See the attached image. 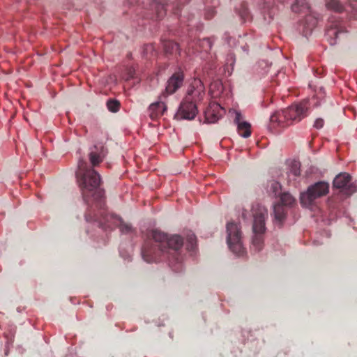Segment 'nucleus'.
I'll list each match as a JSON object with an SVG mask.
<instances>
[{
    "instance_id": "obj_27",
    "label": "nucleus",
    "mask_w": 357,
    "mask_h": 357,
    "mask_svg": "<svg viewBox=\"0 0 357 357\" xmlns=\"http://www.w3.org/2000/svg\"><path fill=\"white\" fill-rule=\"evenodd\" d=\"M108 109L112 112H116L120 108V103L116 100H109L107 102Z\"/></svg>"
},
{
    "instance_id": "obj_7",
    "label": "nucleus",
    "mask_w": 357,
    "mask_h": 357,
    "mask_svg": "<svg viewBox=\"0 0 357 357\" xmlns=\"http://www.w3.org/2000/svg\"><path fill=\"white\" fill-rule=\"evenodd\" d=\"M101 215L102 216V219H99L96 216L91 218L89 215H86V219L88 221H98L100 226L102 227H110L111 225L109 222L110 220H112L115 225L119 227L121 231L125 234H128L132 230V226L130 224L125 222L119 216L113 214H102Z\"/></svg>"
},
{
    "instance_id": "obj_6",
    "label": "nucleus",
    "mask_w": 357,
    "mask_h": 357,
    "mask_svg": "<svg viewBox=\"0 0 357 357\" xmlns=\"http://www.w3.org/2000/svg\"><path fill=\"white\" fill-rule=\"evenodd\" d=\"M296 203L294 197L288 192L280 194V202L273 206L275 221L281 225L286 218L287 206H291Z\"/></svg>"
},
{
    "instance_id": "obj_3",
    "label": "nucleus",
    "mask_w": 357,
    "mask_h": 357,
    "mask_svg": "<svg viewBox=\"0 0 357 357\" xmlns=\"http://www.w3.org/2000/svg\"><path fill=\"white\" fill-rule=\"evenodd\" d=\"M254 222L252 230L254 236L252 241V248L259 252L263 248V234L266 231L265 220L268 217V211L264 206L257 205L253 208Z\"/></svg>"
},
{
    "instance_id": "obj_25",
    "label": "nucleus",
    "mask_w": 357,
    "mask_h": 357,
    "mask_svg": "<svg viewBox=\"0 0 357 357\" xmlns=\"http://www.w3.org/2000/svg\"><path fill=\"white\" fill-rule=\"evenodd\" d=\"M269 187V192L272 193L274 196H277L278 195H280L281 191V185L279 182L272 181L270 183Z\"/></svg>"
},
{
    "instance_id": "obj_18",
    "label": "nucleus",
    "mask_w": 357,
    "mask_h": 357,
    "mask_svg": "<svg viewBox=\"0 0 357 357\" xmlns=\"http://www.w3.org/2000/svg\"><path fill=\"white\" fill-rule=\"evenodd\" d=\"M317 24V18L311 13L307 14L300 23V30L307 37L310 35Z\"/></svg>"
},
{
    "instance_id": "obj_32",
    "label": "nucleus",
    "mask_w": 357,
    "mask_h": 357,
    "mask_svg": "<svg viewBox=\"0 0 357 357\" xmlns=\"http://www.w3.org/2000/svg\"><path fill=\"white\" fill-rule=\"evenodd\" d=\"M324 125V119L319 118L315 120L314 127L316 128L317 129H321V128H323Z\"/></svg>"
},
{
    "instance_id": "obj_8",
    "label": "nucleus",
    "mask_w": 357,
    "mask_h": 357,
    "mask_svg": "<svg viewBox=\"0 0 357 357\" xmlns=\"http://www.w3.org/2000/svg\"><path fill=\"white\" fill-rule=\"evenodd\" d=\"M333 188L346 195H351L357 191V184L351 181V176L346 172L340 173L333 180Z\"/></svg>"
},
{
    "instance_id": "obj_23",
    "label": "nucleus",
    "mask_w": 357,
    "mask_h": 357,
    "mask_svg": "<svg viewBox=\"0 0 357 357\" xmlns=\"http://www.w3.org/2000/svg\"><path fill=\"white\" fill-rule=\"evenodd\" d=\"M163 49L166 54H174L179 52V45L173 40H163Z\"/></svg>"
},
{
    "instance_id": "obj_9",
    "label": "nucleus",
    "mask_w": 357,
    "mask_h": 357,
    "mask_svg": "<svg viewBox=\"0 0 357 357\" xmlns=\"http://www.w3.org/2000/svg\"><path fill=\"white\" fill-rule=\"evenodd\" d=\"M291 125H292V123L289 119L284 109L276 112L271 116L268 128L273 132L278 133Z\"/></svg>"
},
{
    "instance_id": "obj_19",
    "label": "nucleus",
    "mask_w": 357,
    "mask_h": 357,
    "mask_svg": "<svg viewBox=\"0 0 357 357\" xmlns=\"http://www.w3.org/2000/svg\"><path fill=\"white\" fill-rule=\"evenodd\" d=\"M167 109L165 102L159 101L151 104L149 107V115L152 120H156L162 116Z\"/></svg>"
},
{
    "instance_id": "obj_11",
    "label": "nucleus",
    "mask_w": 357,
    "mask_h": 357,
    "mask_svg": "<svg viewBox=\"0 0 357 357\" xmlns=\"http://www.w3.org/2000/svg\"><path fill=\"white\" fill-rule=\"evenodd\" d=\"M197 112V105L193 101L187 100V98H184L176 115L183 119L192 120L196 116Z\"/></svg>"
},
{
    "instance_id": "obj_29",
    "label": "nucleus",
    "mask_w": 357,
    "mask_h": 357,
    "mask_svg": "<svg viewBox=\"0 0 357 357\" xmlns=\"http://www.w3.org/2000/svg\"><path fill=\"white\" fill-rule=\"evenodd\" d=\"M290 174L293 175L294 177H296L300 175V165L299 164L295 162L292 165L290 169Z\"/></svg>"
},
{
    "instance_id": "obj_5",
    "label": "nucleus",
    "mask_w": 357,
    "mask_h": 357,
    "mask_svg": "<svg viewBox=\"0 0 357 357\" xmlns=\"http://www.w3.org/2000/svg\"><path fill=\"white\" fill-rule=\"evenodd\" d=\"M329 185L327 183L320 181L310 186L305 192L301 195V203L309 206L317 198L326 195L328 192Z\"/></svg>"
},
{
    "instance_id": "obj_4",
    "label": "nucleus",
    "mask_w": 357,
    "mask_h": 357,
    "mask_svg": "<svg viewBox=\"0 0 357 357\" xmlns=\"http://www.w3.org/2000/svg\"><path fill=\"white\" fill-rule=\"evenodd\" d=\"M227 242L231 251L237 255H242L244 253V248L239 225L234 222L227 223Z\"/></svg>"
},
{
    "instance_id": "obj_21",
    "label": "nucleus",
    "mask_w": 357,
    "mask_h": 357,
    "mask_svg": "<svg viewBox=\"0 0 357 357\" xmlns=\"http://www.w3.org/2000/svg\"><path fill=\"white\" fill-rule=\"evenodd\" d=\"M241 114L237 113L235 121L238 124V130L239 134L243 137H248L250 135V125L247 122H240Z\"/></svg>"
},
{
    "instance_id": "obj_34",
    "label": "nucleus",
    "mask_w": 357,
    "mask_h": 357,
    "mask_svg": "<svg viewBox=\"0 0 357 357\" xmlns=\"http://www.w3.org/2000/svg\"><path fill=\"white\" fill-rule=\"evenodd\" d=\"M248 15V12L247 10V9H245V8H244L243 11L242 13H241V15L243 18L247 17Z\"/></svg>"
},
{
    "instance_id": "obj_24",
    "label": "nucleus",
    "mask_w": 357,
    "mask_h": 357,
    "mask_svg": "<svg viewBox=\"0 0 357 357\" xmlns=\"http://www.w3.org/2000/svg\"><path fill=\"white\" fill-rule=\"evenodd\" d=\"M326 6L328 9H331L337 13H341L344 10L343 6L339 0H328L326 1Z\"/></svg>"
},
{
    "instance_id": "obj_12",
    "label": "nucleus",
    "mask_w": 357,
    "mask_h": 357,
    "mask_svg": "<svg viewBox=\"0 0 357 357\" xmlns=\"http://www.w3.org/2000/svg\"><path fill=\"white\" fill-rule=\"evenodd\" d=\"M205 95L204 86L202 81L195 79L190 85L187 95L185 98L188 100L193 101L196 104L197 102L201 101Z\"/></svg>"
},
{
    "instance_id": "obj_20",
    "label": "nucleus",
    "mask_w": 357,
    "mask_h": 357,
    "mask_svg": "<svg viewBox=\"0 0 357 357\" xmlns=\"http://www.w3.org/2000/svg\"><path fill=\"white\" fill-rule=\"evenodd\" d=\"M151 8L155 12V20H161L166 14V5L158 1H153L151 3Z\"/></svg>"
},
{
    "instance_id": "obj_33",
    "label": "nucleus",
    "mask_w": 357,
    "mask_h": 357,
    "mask_svg": "<svg viewBox=\"0 0 357 357\" xmlns=\"http://www.w3.org/2000/svg\"><path fill=\"white\" fill-rule=\"evenodd\" d=\"M352 10L354 12V17H357V1L350 4Z\"/></svg>"
},
{
    "instance_id": "obj_28",
    "label": "nucleus",
    "mask_w": 357,
    "mask_h": 357,
    "mask_svg": "<svg viewBox=\"0 0 357 357\" xmlns=\"http://www.w3.org/2000/svg\"><path fill=\"white\" fill-rule=\"evenodd\" d=\"M187 249L193 250L196 247V236L194 234H190L187 237Z\"/></svg>"
},
{
    "instance_id": "obj_15",
    "label": "nucleus",
    "mask_w": 357,
    "mask_h": 357,
    "mask_svg": "<svg viewBox=\"0 0 357 357\" xmlns=\"http://www.w3.org/2000/svg\"><path fill=\"white\" fill-rule=\"evenodd\" d=\"M211 41L210 38H204L202 40L197 41L195 39H190L186 43V52L188 54H194L199 51L211 50Z\"/></svg>"
},
{
    "instance_id": "obj_22",
    "label": "nucleus",
    "mask_w": 357,
    "mask_h": 357,
    "mask_svg": "<svg viewBox=\"0 0 357 357\" xmlns=\"http://www.w3.org/2000/svg\"><path fill=\"white\" fill-rule=\"evenodd\" d=\"M292 11L298 13L306 14L310 11V6L306 0H296L295 3L291 6Z\"/></svg>"
},
{
    "instance_id": "obj_13",
    "label": "nucleus",
    "mask_w": 357,
    "mask_h": 357,
    "mask_svg": "<svg viewBox=\"0 0 357 357\" xmlns=\"http://www.w3.org/2000/svg\"><path fill=\"white\" fill-rule=\"evenodd\" d=\"M184 81V75L181 71L174 73L168 79L167 84L162 96H167L175 93L183 86Z\"/></svg>"
},
{
    "instance_id": "obj_2",
    "label": "nucleus",
    "mask_w": 357,
    "mask_h": 357,
    "mask_svg": "<svg viewBox=\"0 0 357 357\" xmlns=\"http://www.w3.org/2000/svg\"><path fill=\"white\" fill-rule=\"evenodd\" d=\"M76 177L84 202L88 205L94 203L98 208H102L105 205V191L100 188V174L81 160L78 162Z\"/></svg>"
},
{
    "instance_id": "obj_1",
    "label": "nucleus",
    "mask_w": 357,
    "mask_h": 357,
    "mask_svg": "<svg viewBox=\"0 0 357 357\" xmlns=\"http://www.w3.org/2000/svg\"><path fill=\"white\" fill-rule=\"evenodd\" d=\"M142 250L143 259L148 263L167 259L170 264H180L183 259V239L179 235L168 236L154 229L149 234Z\"/></svg>"
},
{
    "instance_id": "obj_17",
    "label": "nucleus",
    "mask_w": 357,
    "mask_h": 357,
    "mask_svg": "<svg viewBox=\"0 0 357 357\" xmlns=\"http://www.w3.org/2000/svg\"><path fill=\"white\" fill-rule=\"evenodd\" d=\"M344 27L339 22H333L327 29L326 35L331 45L336 44L340 36L346 33Z\"/></svg>"
},
{
    "instance_id": "obj_26",
    "label": "nucleus",
    "mask_w": 357,
    "mask_h": 357,
    "mask_svg": "<svg viewBox=\"0 0 357 357\" xmlns=\"http://www.w3.org/2000/svg\"><path fill=\"white\" fill-rule=\"evenodd\" d=\"M189 1L190 0H175L174 3L171 6L174 13L176 15H179L181 9V7L188 3Z\"/></svg>"
},
{
    "instance_id": "obj_14",
    "label": "nucleus",
    "mask_w": 357,
    "mask_h": 357,
    "mask_svg": "<svg viewBox=\"0 0 357 357\" xmlns=\"http://www.w3.org/2000/svg\"><path fill=\"white\" fill-rule=\"evenodd\" d=\"M224 113L223 108L218 103L212 102L204 112L205 121L208 123H215Z\"/></svg>"
},
{
    "instance_id": "obj_16",
    "label": "nucleus",
    "mask_w": 357,
    "mask_h": 357,
    "mask_svg": "<svg viewBox=\"0 0 357 357\" xmlns=\"http://www.w3.org/2000/svg\"><path fill=\"white\" fill-rule=\"evenodd\" d=\"M107 154V150L102 144H95L90 149L89 160L93 166L100 164Z\"/></svg>"
},
{
    "instance_id": "obj_30",
    "label": "nucleus",
    "mask_w": 357,
    "mask_h": 357,
    "mask_svg": "<svg viewBox=\"0 0 357 357\" xmlns=\"http://www.w3.org/2000/svg\"><path fill=\"white\" fill-rule=\"evenodd\" d=\"M215 14V10L213 8H207L206 9V12H205V18L207 20H210L212 17H213Z\"/></svg>"
},
{
    "instance_id": "obj_10",
    "label": "nucleus",
    "mask_w": 357,
    "mask_h": 357,
    "mask_svg": "<svg viewBox=\"0 0 357 357\" xmlns=\"http://www.w3.org/2000/svg\"><path fill=\"white\" fill-rule=\"evenodd\" d=\"M308 109L307 102H302L299 104L292 105L285 109L289 119L292 124L299 122L307 115Z\"/></svg>"
},
{
    "instance_id": "obj_31",
    "label": "nucleus",
    "mask_w": 357,
    "mask_h": 357,
    "mask_svg": "<svg viewBox=\"0 0 357 357\" xmlns=\"http://www.w3.org/2000/svg\"><path fill=\"white\" fill-rule=\"evenodd\" d=\"M263 8L271 9L275 5V0H263Z\"/></svg>"
}]
</instances>
